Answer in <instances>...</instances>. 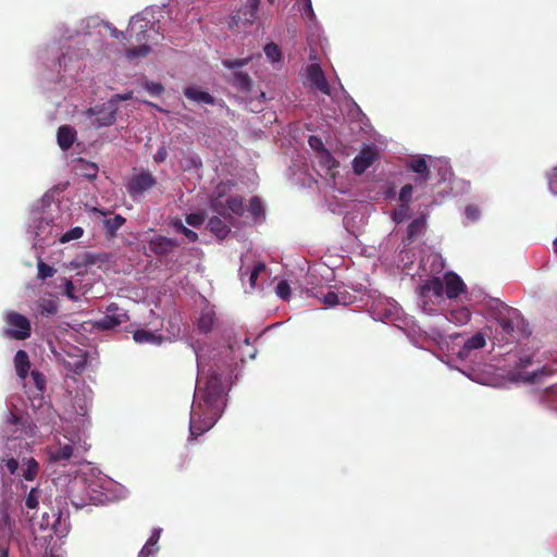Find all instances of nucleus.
Segmentation results:
<instances>
[{"mask_svg": "<svg viewBox=\"0 0 557 557\" xmlns=\"http://www.w3.org/2000/svg\"><path fill=\"white\" fill-rule=\"evenodd\" d=\"M225 395L221 375L216 372L207 377L203 387L197 388V400L193 404L189 422L193 438L202 435L216 423L226 404Z\"/></svg>", "mask_w": 557, "mask_h": 557, "instance_id": "nucleus-1", "label": "nucleus"}, {"mask_svg": "<svg viewBox=\"0 0 557 557\" xmlns=\"http://www.w3.org/2000/svg\"><path fill=\"white\" fill-rule=\"evenodd\" d=\"M487 311L491 318L497 322L504 335L515 338L516 334L524 333V319L518 309L509 307L499 299H492Z\"/></svg>", "mask_w": 557, "mask_h": 557, "instance_id": "nucleus-2", "label": "nucleus"}, {"mask_svg": "<svg viewBox=\"0 0 557 557\" xmlns=\"http://www.w3.org/2000/svg\"><path fill=\"white\" fill-rule=\"evenodd\" d=\"M250 61V58H242L235 60L225 59L222 61V64L230 69L234 70L233 73L226 77L227 82L235 87L238 91L248 94L252 87V78L248 73L240 71L239 69L247 65Z\"/></svg>", "mask_w": 557, "mask_h": 557, "instance_id": "nucleus-3", "label": "nucleus"}, {"mask_svg": "<svg viewBox=\"0 0 557 557\" xmlns=\"http://www.w3.org/2000/svg\"><path fill=\"white\" fill-rule=\"evenodd\" d=\"M4 321L7 326L3 330V334L8 338L24 341L30 337L32 325L25 315L16 311H10L5 314Z\"/></svg>", "mask_w": 557, "mask_h": 557, "instance_id": "nucleus-4", "label": "nucleus"}, {"mask_svg": "<svg viewBox=\"0 0 557 557\" xmlns=\"http://www.w3.org/2000/svg\"><path fill=\"white\" fill-rule=\"evenodd\" d=\"M211 209L218 215L231 222L233 220V214L242 215L244 213L243 198L238 195H232L224 199L223 194L219 193L211 201Z\"/></svg>", "mask_w": 557, "mask_h": 557, "instance_id": "nucleus-5", "label": "nucleus"}, {"mask_svg": "<svg viewBox=\"0 0 557 557\" xmlns=\"http://www.w3.org/2000/svg\"><path fill=\"white\" fill-rule=\"evenodd\" d=\"M157 185V178L149 171H141L133 175L126 184L128 195L136 199L152 189Z\"/></svg>", "mask_w": 557, "mask_h": 557, "instance_id": "nucleus-6", "label": "nucleus"}, {"mask_svg": "<svg viewBox=\"0 0 557 557\" xmlns=\"http://www.w3.org/2000/svg\"><path fill=\"white\" fill-rule=\"evenodd\" d=\"M25 426V420L23 417L18 416L13 411H8L4 420V429L3 432L8 437L7 447L11 449L10 443L20 440L18 446H22L21 435L23 433V429Z\"/></svg>", "mask_w": 557, "mask_h": 557, "instance_id": "nucleus-7", "label": "nucleus"}, {"mask_svg": "<svg viewBox=\"0 0 557 557\" xmlns=\"http://www.w3.org/2000/svg\"><path fill=\"white\" fill-rule=\"evenodd\" d=\"M149 250L158 258H163L172 253L180 247V242L163 235H157L148 242Z\"/></svg>", "mask_w": 557, "mask_h": 557, "instance_id": "nucleus-8", "label": "nucleus"}, {"mask_svg": "<svg viewBox=\"0 0 557 557\" xmlns=\"http://www.w3.org/2000/svg\"><path fill=\"white\" fill-rule=\"evenodd\" d=\"M379 158L377 150L372 146H364L352 160V170L357 175L363 174Z\"/></svg>", "mask_w": 557, "mask_h": 557, "instance_id": "nucleus-9", "label": "nucleus"}, {"mask_svg": "<svg viewBox=\"0 0 557 557\" xmlns=\"http://www.w3.org/2000/svg\"><path fill=\"white\" fill-rule=\"evenodd\" d=\"M149 21L146 18L135 15L131 18L128 27H127V36H128V42L136 41V42H144L147 41L148 36V29H149Z\"/></svg>", "mask_w": 557, "mask_h": 557, "instance_id": "nucleus-10", "label": "nucleus"}, {"mask_svg": "<svg viewBox=\"0 0 557 557\" xmlns=\"http://www.w3.org/2000/svg\"><path fill=\"white\" fill-rule=\"evenodd\" d=\"M307 76L311 86L324 95L331 94V88L327 79L318 63H312L307 67Z\"/></svg>", "mask_w": 557, "mask_h": 557, "instance_id": "nucleus-11", "label": "nucleus"}, {"mask_svg": "<svg viewBox=\"0 0 557 557\" xmlns=\"http://www.w3.org/2000/svg\"><path fill=\"white\" fill-rule=\"evenodd\" d=\"M445 295L449 299L457 298L460 294L466 292V284L461 277L455 272H447L444 275Z\"/></svg>", "mask_w": 557, "mask_h": 557, "instance_id": "nucleus-12", "label": "nucleus"}, {"mask_svg": "<svg viewBox=\"0 0 557 557\" xmlns=\"http://www.w3.org/2000/svg\"><path fill=\"white\" fill-rule=\"evenodd\" d=\"M406 168L417 174L413 180L416 185L426 183L431 176V172L424 157H417L408 161Z\"/></svg>", "mask_w": 557, "mask_h": 557, "instance_id": "nucleus-13", "label": "nucleus"}, {"mask_svg": "<svg viewBox=\"0 0 557 557\" xmlns=\"http://www.w3.org/2000/svg\"><path fill=\"white\" fill-rule=\"evenodd\" d=\"M74 453L72 443L59 444L48 448L49 461L64 463L71 459Z\"/></svg>", "mask_w": 557, "mask_h": 557, "instance_id": "nucleus-14", "label": "nucleus"}, {"mask_svg": "<svg viewBox=\"0 0 557 557\" xmlns=\"http://www.w3.org/2000/svg\"><path fill=\"white\" fill-rule=\"evenodd\" d=\"M88 113L89 114H97L98 115L92 121V125L95 127H97V128H100V127H103V126H110L116 120V117H115V109L114 108H110L109 111L104 112L103 110L98 109V107H96V108L89 109Z\"/></svg>", "mask_w": 557, "mask_h": 557, "instance_id": "nucleus-15", "label": "nucleus"}, {"mask_svg": "<svg viewBox=\"0 0 557 557\" xmlns=\"http://www.w3.org/2000/svg\"><path fill=\"white\" fill-rule=\"evenodd\" d=\"M57 139L59 147L66 151L73 146L76 139V131L70 125L60 126L58 129Z\"/></svg>", "mask_w": 557, "mask_h": 557, "instance_id": "nucleus-16", "label": "nucleus"}, {"mask_svg": "<svg viewBox=\"0 0 557 557\" xmlns=\"http://www.w3.org/2000/svg\"><path fill=\"white\" fill-rule=\"evenodd\" d=\"M426 228V214L421 213L418 218H416L407 227V240L409 243L414 242L419 238Z\"/></svg>", "mask_w": 557, "mask_h": 557, "instance_id": "nucleus-17", "label": "nucleus"}, {"mask_svg": "<svg viewBox=\"0 0 557 557\" xmlns=\"http://www.w3.org/2000/svg\"><path fill=\"white\" fill-rule=\"evenodd\" d=\"M444 292V283L440 277H433L419 286V294L422 298L428 297L430 293L436 297H442Z\"/></svg>", "mask_w": 557, "mask_h": 557, "instance_id": "nucleus-18", "label": "nucleus"}, {"mask_svg": "<svg viewBox=\"0 0 557 557\" xmlns=\"http://www.w3.org/2000/svg\"><path fill=\"white\" fill-rule=\"evenodd\" d=\"M127 320L128 317L126 312L106 314L102 319L97 321L96 325L101 330H112Z\"/></svg>", "mask_w": 557, "mask_h": 557, "instance_id": "nucleus-19", "label": "nucleus"}, {"mask_svg": "<svg viewBox=\"0 0 557 557\" xmlns=\"http://www.w3.org/2000/svg\"><path fill=\"white\" fill-rule=\"evenodd\" d=\"M15 371L18 377L25 380L30 370V361L28 354L25 350H17L14 356Z\"/></svg>", "mask_w": 557, "mask_h": 557, "instance_id": "nucleus-20", "label": "nucleus"}, {"mask_svg": "<svg viewBox=\"0 0 557 557\" xmlns=\"http://www.w3.org/2000/svg\"><path fill=\"white\" fill-rule=\"evenodd\" d=\"M485 345L486 336L481 332H476L474 335H472L465 342L463 346L459 351V355L461 357L468 356L470 351L483 348Z\"/></svg>", "mask_w": 557, "mask_h": 557, "instance_id": "nucleus-21", "label": "nucleus"}, {"mask_svg": "<svg viewBox=\"0 0 557 557\" xmlns=\"http://www.w3.org/2000/svg\"><path fill=\"white\" fill-rule=\"evenodd\" d=\"M324 305L329 307H334L337 305H348L351 302V296L347 292L335 293L329 290L322 298Z\"/></svg>", "mask_w": 557, "mask_h": 557, "instance_id": "nucleus-22", "label": "nucleus"}, {"mask_svg": "<svg viewBox=\"0 0 557 557\" xmlns=\"http://www.w3.org/2000/svg\"><path fill=\"white\" fill-rule=\"evenodd\" d=\"M184 96L187 99H190V100H194L197 102L214 104V98L209 92L202 91V90L198 89L197 87H193V86L186 87L184 89Z\"/></svg>", "mask_w": 557, "mask_h": 557, "instance_id": "nucleus-23", "label": "nucleus"}, {"mask_svg": "<svg viewBox=\"0 0 557 557\" xmlns=\"http://www.w3.org/2000/svg\"><path fill=\"white\" fill-rule=\"evenodd\" d=\"M221 218L220 215L211 218L208 221V228L219 238H225L231 232V228Z\"/></svg>", "mask_w": 557, "mask_h": 557, "instance_id": "nucleus-24", "label": "nucleus"}, {"mask_svg": "<svg viewBox=\"0 0 557 557\" xmlns=\"http://www.w3.org/2000/svg\"><path fill=\"white\" fill-rule=\"evenodd\" d=\"M126 222L125 218L121 214H116L113 218L106 219L103 221L106 227V235L109 238H113L116 236V232L124 225Z\"/></svg>", "mask_w": 557, "mask_h": 557, "instance_id": "nucleus-25", "label": "nucleus"}, {"mask_svg": "<svg viewBox=\"0 0 557 557\" xmlns=\"http://www.w3.org/2000/svg\"><path fill=\"white\" fill-rule=\"evenodd\" d=\"M134 341L139 344H161L162 337L148 330H136L133 334Z\"/></svg>", "mask_w": 557, "mask_h": 557, "instance_id": "nucleus-26", "label": "nucleus"}, {"mask_svg": "<svg viewBox=\"0 0 557 557\" xmlns=\"http://www.w3.org/2000/svg\"><path fill=\"white\" fill-rule=\"evenodd\" d=\"M448 320L456 324H467L471 320V312L467 307H459L449 311Z\"/></svg>", "mask_w": 557, "mask_h": 557, "instance_id": "nucleus-27", "label": "nucleus"}, {"mask_svg": "<svg viewBox=\"0 0 557 557\" xmlns=\"http://www.w3.org/2000/svg\"><path fill=\"white\" fill-rule=\"evenodd\" d=\"M410 216V206L407 203H400L391 214L392 220L396 224H400Z\"/></svg>", "mask_w": 557, "mask_h": 557, "instance_id": "nucleus-28", "label": "nucleus"}, {"mask_svg": "<svg viewBox=\"0 0 557 557\" xmlns=\"http://www.w3.org/2000/svg\"><path fill=\"white\" fill-rule=\"evenodd\" d=\"M214 324V315L212 312H202L198 320V329L201 333H209Z\"/></svg>", "mask_w": 557, "mask_h": 557, "instance_id": "nucleus-29", "label": "nucleus"}, {"mask_svg": "<svg viewBox=\"0 0 557 557\" xmlns=\"http://www.w3.org/2000/svg\"><path fill=\"white\" fill-rule=\"evenodd\" d=\"M150 51H151L150 46H148L147 44H141L139 46L126 49L125 55L127 59L133 60V59L146 57L150 53Z\"/></svg>", "mask_w": 557, "mask_h": 557, "instance_id": "nucleus-30", "label": "nucleus"}, {"mask_svg": "<svg viewBox=\"0 0 557 557\" xmlns=\"http://www.w3.org/2000/svg\"><path fill=\"white\" fill-rule=\"evenodd\" d=\"M38 470H39L38 462L33 457H30L26 460V469L23 471L22 476L26 481H33L37 476Z\"/></svg>", "mask_w": 557, "mask_h": 557, "instance_id": "nucleus-31", "label": "nucleus"}, {"mask_svg": "<svg viewBox=\"0 0 557 557\" xmlns=\"http://www.w3.org/2000/svg\"><path fill=\"white\" fill-rule=\"evenodd\" d=\"M79 168L82 170L81 174L89 180H92L98 174V166L95 163L87 162L83 159H79L78 161Z\"/></svg>", "mask_w": 557, "mask_h": 557, "instance_id": "nucleus-32", "label": "nucleus"}, {"mask_svg": "<svg viewBox=\"0 0 557 557\" xmlns=\"http://www.w3.org/2000/svg\"><path fill=\"white\" fill-rule=\"evenodd\" d=\"M41 495H42V491L38 486L33 487L25 499V506L28 509H35L39 504V499L41 498Z\"/></svg>", "mask_w": 557, "mask_h": 557, "instance_id": "nucleus-33", "label": "nucleus"}, {"mask_svg": "<svg viewBox=\"0 0 557 557\" xmlns=\"http://www.w3.org/2000/svg\"><path fill=\"white\" fill-rule=\"evenodd\" d=\"M248 210L250 212V214L255 218V219H258L260 216L263 215V205H262V201L259 197H252L250 200H249V207H248Z\"/></svg>", "mask_w": 557, "mask_h": 557, "instance_id": "nucleus-34", "label": "nucleus"}, {"mask_svg": "<svg viewBox=\"0 0 557 557\" xmlns=\"http://www.w3.org/2000/svg\"><path fill=\"white\" fill-rule=\"evenodd\" d=\"M37 276L40 280H46L49 277H52L55 273V269L47 263H45L42 260L38 261L37 264Z\"/></svg>", "mask_w": 557, "mask_h": 557, "instance_id": "nucleus-35", "label": "nucleus"}, {"mask_svg": "<svg viewBox=\"0 0 557 557\" xmlns=\"http://www.w3.org/2000/svg\"><path fill=\"white\" fill-rule=\"evenodd\" d=\"M14 525V521L10 518L9 513L8 512H3L2 513V517L0 519V528L3 532L4 535H7L8 537H11L12 536V533H13V528Z\"/></svg>", "mask_w": 557, "mask_h": 557, "instance_id": "nucleus-36", "label": "nucleus"}, {"mask_svg": "<svg viewBox=\"0 0 557 557\" xmlns=\"http://www.w3.org/2000/svg\"><path fill=\"white\" fill-rule=\"evenodd\" d=\"M173 226L175 227V230L182 234H184L189 242H196L198 239V235L196 232L189 230L188 227H186L182 221L177 220L173 223Z\"/></svg>", "mask_w": 557, "mask_h": 557, "instance_id": "nucleus-37", "label": "nucleus"}, {"mask_svg": "<svg viewBox=\"0 0 557 557\" xmlns=\"http://www.w3.org/2000/svg\"><path fill=\"white\" fill-rule=\"evenodd\" d=\"M413 186L411 184H406L400 188L398 199L400 203H407L410 206L412 200Z\"/></svg>", "mask_w": 557, "mask_h": 557, "instance_id": "nucleus-38", "label": "nucleus"}, {"mask_svg": "<svg viewBox=\"0 0 557 557\" xmlns=\"http://www.w3.org/2000/svg\"><path fill=\"white\" fill-rule=\"evenodd\" d=\"M264 53L269 60L272 62L278 61L281 58V50L276 44H268L264 47Z\"/></svg>", "mask_w": 557, "mask_h": 557, "instance_id": "nucleus-39", "label": "nucleus"}, {"mask_svg": "<svg viewBox=\"0 0 557 557\" xmlns=\"http://www.w3.org/2000/svg\"><path fill=\"white\" fill-rule=\"evenodd\" d=\"M275 293L280 298L287 300L290 296V287L287 281L278 282L275 288Z\"/></svg>", "mask_w": 557, "mask_h": 557, "instance_id": "nucleus-40", "label": "nucleus"}, {"mask_svg": "<svg viewBox=\"0 0 557 557\" xmlns=\"http://www.w3.org/2000/svg\"><path fill=\"white\" fill-rule=\"evenodd\" d=\"M84 231L79 226L72 227L70 231H67L61 238L62 243H67L73 239H78L82 237Z\"/></svg>", "mask_w": 557, "mask_h": 557, "instance_id": "nucleus-41", "label": "nucleus"}, {"mask_svg": "<svg viewBox=\"0 0 557 557\" xmlns=\"http://www.w3.org/2000/svg\"><path fill=\"white\" fill-rule=\"evenodd\" d=\"M144 88L152 96H160L164 91L162 84L148 81L144 83Z\"/></svg>", "mask_w": 557, "mask_h": 557, "instance_id": "nucleus-42", "label": "nucleus"}, {"mask_svg": "<svg viewBox=\"0 0 557 557\" xmlns=\"http://www.w3.org/2000/svg\"><path fill=\"white\" fill-rule=\"evenodd\" d=\"M185 221L193 227H198L205 222V215L202 213H189L186 215Z\"/></svg>", "mask_w": 557, "mask_h": 557, "instance_id": "nucleus-43", "label": "nucleus"}, {"mask_svg": "<svg viewBox=\"0 0 557 557\" xmlns=\"http://www.w3.org/2000/svg\"><path fill=\"white\" fill-rule=\"evenodd\" d=\"M30 376L34 381V384L35 386L37 387L38 391L42 392L46 387V377L45 375L37 371V370H34L30 372Z\"/></svg>", "mask_w": 557, "mask_h": 557, "instance_id": "nucleus-44", "label": "nucleus"}, {"mask_svg": "<svg viewBox=\"0 0 557 557\" xmlns=\"http://www.w3.org/2000/svg\"><path fill=\"white\" fill-rule=\"evenodd\" d=\"M159 536V531L153 532L144 545L143 548H148L147 556L151 557L156 553L157 549L154 548V545L157 544Z\"/></svg>", "mask_w": 557, "mask_h": 557, "instance_id": "nucleus-45", "label": "nucleus"}, {"mask_svg": "<svg viewBox=\"0 0 557 557\" xmlns=\"http://www.w3.org/2000/svg\"><path fill=\"white\" fill-rule=\"evenodd\" d=\"M259 4L260 0H247V5L249 7V17H246L247 22L253 23L257 17Z\"/></svg>", "mask_w": 557, "mask_h": 557, "instance_id": "nucleus-46", "label": "nucleus"}, {"mask_svg": "<svg viewBox=\"0 0 557 557\" xmlns=\"http://www.w3.org/2000/svg\"><path fill=\"white\" fill-rule=\"evenodd\" d=\"M299 10L308 17H312L314 15L311 0H297Z\"/></svg>", "mask_w": 557, "mask_h": 557, "instance_id": "nucleus-47", "label": "nucleus"}, {"mask_svg": "<svg viewBox=\"0 0 557 557\" xmlns=\"http://www.w3.org/2000/svg\"><path fill=\"white\" fill-rule=\"evenodd\" d=\"M550 374V370H548L547 368L543 367L542 369L540 370H536L534 372H532L527 379L525 381L529 382V383H534L537 379H540L541 376L543 375H548Z\"/></svg>", "mask_w": 557, "mask_h": 557, "instance_id": "nucleus-48", "label": "nucleus"}, {"mask_svg": "<svg viewBox=\"0 0 557 557\" xmlns=\"http://www.w3.org/2000/svg\"><path fill=\"white\" fill-rule=\"evenodd\" d=\"M322 162L329 169L337 168L338 162L331 156V153L326 150L321 156Z\"/></svg>", "mask_w": 557, "mask_h": 557, "instance_id": "nucleus-49", "label": "nucleus"}, {"mask_svg": "<svg viewBox=\"0 0 557 557\" xmlns=\"http://www.w3.org/2000/svg\"><path fill=\"white\" fill-rule=\"evenodd\" d=\"M309 145L313 150L320 151L324 153L326 149L324 148L323 141L317 136L309 137Z\"/></svg>", "mask_w": 557, "mask_h": 557, "instance_id": "nucleus-50", "label": "nucleus"}, {"mask_svg": "<svg viewBox=\"0 0 557 557\" xmlns=\"http://www.w3.org/2000/svg\"><path fill=\"white\" fill-rule=\"evenodd\" d=\"M64 294L71 299L76 300L75 286L72 281L65 280L64 282Z\"/></svg>", "mask_w": 557, "mask_h": 557, "instance_id": "nucleus-51", "label": "nucleus"}, {"mask_svg": "<svg viewBox=\"0 0 557 557\" xmlns=\"http://www.w3.org/2000/svg\"><path fill=\"white\" fill-rule=\"evenodd\" d=\"M168 158V150L164 146H161L158 148L156 154L153 156V161L156 163H162L166 160Z\"/></svg>", "mask_w": 557, "mask_h": 557, "instance_id": "nucleus-52", "label": "nucleus"}, {"mask_svg": "<svg viewBox=\"0 0 557 557\" xmlns=\"http://www.w3.org/2000/svg\"><path fill=\"white\" fill-rule=\"evenodd\" d=\"M465 212L467 218L473 221L480 216V210L475 206H468Z\"/></svg>", "mask_w": 557, "mask_h": 557, "instance_id": "nucleus-53", "label": "nucleus"}, {"mask_svg": "<svg viewBox=\"0 0 557 557\" xmlns=\"http://www.w3.org/2000/svg\"><path fill=\"white\" fill-rule=\"evenodd\" d=\"M5 467L11 474H14L18 468V462L15 458L11 457L5 460Z\"/></svg>", "mask_w": 557, "mask_h": 557, "instance_id": "nucleus-54", "label": "nucleus"}, {"mask_svg": "<svg viewBox=\"0 0 557 557\" xmlns=\"http://www.w3.org/2000/svg\"><path fill=\"white\" fill-rule=\"evenodd\" d=\"M110 33H111V36L115 37L120 41H122V42L127 41L128 42L127 32L124 33V32H121V30L116 29L115 27H113V28H111Z\"/></svg>", "mask_w": 557, "mask_h": 557, "instance_id": "nucleus-55", "label": "nucleus"}, {"mask_svg": "<svg viewBox=\"0 0 557 557\" xmlns=\"http://www.w3.org/2000/svg\"><path fill=\"white\" fill-rule=\"evenodd\" d=\"M133 98V91H128L125 94H116L113 96L112 101H126Z\"/></svg>", "mask_w": 557, "mask_h": 557, "instance_id": "nucleus-56", "label": "nucleus"}, {"mask_svg": "<svg viewBox=\"0 0 557 557\" xmlns=\"http://www.w3.org/2000/svg\"><path fill=\"white\" fill-rule=\"evenodd\" d=\"M265 263L264 262H258L255 264L252 272H256L257 275L265 271Z\"/></svg>", "mask_w": 557, "mask_h": 557, "instance_id": "nucleus-57", "label": "nucleus"}, {"mask_svg": "<svg viewBox=\"0 0 557 557\" xmlns=\"http://www.w3.org/2000/svg\"><path fill=\"white\" fill-rule=\"evenodd\" d=\"M119 311H120V308H119L117 304H115V302H112L107 307L108 314L120 313Z\"/></svg>", "mask_w": 557, "mask_h": 557, "instance_id": "nucleus-58", "label": "nucleus"}, {"mask_svg": "<svg viewBox=\"0 0 557 557\" xmlns=\"http://www.w3.org/2000/svg\"><path fill=\"white\" fill-rule=\"evenodd\" d=\"M396 195V190L394 186L388 187V189L385 191V197L388 199L394 198Z\"/></svg>", "mask_w": 557, "mask_h": 557, "instance_id": "nucleus-59", "label": "nucleus"}, {"mask_svg": "<svg viewBox=\"0 0 557 557\" xmlns=\"http://www.w3.org/2000/svg\"><path fill=\"white\" fill-rule=\"evenodd\" d=\"M258 276L256 272H252L250 273V276H249V283H250V286L251 287H255L256 284H257V280H258Z\"/></svg>", "mask_w": 557, "mask_h": 557, "instance_id": "nucleus-60", "label": "nucleus"}, {"mask_svg": "<svg viewBox=\"0 0 557 557\" xmlns=\"http://www.w3.org/2000/svg\"><path fill=\"white\" fill-rule=\"evenodd\" d=\"M45 311L47 313L53 314L57 312V307L53 302H50L47 307H45Z\"/></svg>", "mask_w": 557, "mask_h": 557, "instance_id": "nucleus-61", "label": "nucleus"}, {"mask_svg": "<svg viewBox=\"0 0 557 557\" xmlns=\"http://www.w3.org/2000/svg\"><path fill=\"white\" fill-rule=\"evenodd\" d=\"M0 557H9V546L8 545L0 546Z\"/></svg>", "mask_w": 557, "mask_h": 557, "instance_id": "nucleus-62", "label": "nucleus"}, {"mask_svg": "<svg viewBox=\"0 0 557 557\" xmlns=\"http://www.w3.org/2000/svg\"><path fill=\"white\" fill-rule=\"evenodd\" d=\"M148 548H141V550L138 554V557H149L147 556Z\"/></svg>", "mask_w": 557, "mask_h": 557, "instance_id": "nucleus-63", "label": "nucleus"}, {"mask_svg": "<svg viewBox=\"0 0 557 557\" xmlns=\"http://www.w3.org/2000/svg\"><path fill=\"white\" fill-rule=\"evenodd\" d=\"M520 361H521V363H522L523 366H525V364H530V363H531V358H530V357H528L525 360L520 359Z\"/></svg>", "mask_w": 557, "mask_h": 557, "instance_id": "nucleus-64", "label": "nucleus"}]
</instances>
